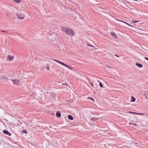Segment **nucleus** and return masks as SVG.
Returning a JSON list of instances; mask_svg holds the SVG:
<instances>
[{"mask_svg": "<svg viewBox=\"0 0 148 148\" xmlns=\"http://www.w3.org/2000/svg\"><path fill=\"white\" fill-rule=\"evenodd\" d=\"M23 132L24 133H26V134L27 133V131H25L24 130V131H23Z\"/></svg>", "mask_w": 148, "mask_h": 148, "instance_id": "22", "label": "nucleus"}, {"mask_svg": "<svg viewBox=\"0 0 148 148\" xmlns=\"http://www.w3.org/2000/svg\"><path fill=\"white\" fill-rule=\"evenodd\" d=\"M136 65L140 68H142L143 67V66L140 63L137 64Z\"/></svg>", "mask_w": 148, "mask_h": 148, "instance_id": "13", "label": "nucleus"}, {"mask_svg": "<svg viewBox=\"0 0 148 148\" xmlns=\"http://www.w3.org/2000/svg\"><path fill=\"white\" fill-rule=\"evenodd\" d=\"M52 60H53L54 61L58 62V63L66 67H67V68L69 69H71V70H72L73 69L71 68V67H70V66H69L68 65H67V64H64V63L63 62H61L60 61H59L58 60H56V59H53Z\"/></svg>", "mask_w": 148, "mask_h": 148, "instance_id": "1", "label": "nucleus"}, {"mask_svg": "<svg viewBox=\"0 0 148 148\" xmlns=\"http://www.w3.org/2000/svg\"><path fill=\"white\" fill-rule=\"evenodd\" d=\"M14 58V57L13 56L9 55L7 56L6 60L8 61H12L13 60Z\"/></svg>", "mask_w": 148, "mask_h": 148, "instance_id": "4", "label": "nucleus"}, {"mask_svg": "<svg viewBox=\"0 0 148 148\" xmlns=\"http://www.w3.org/2000/svg\"><path fill=\"white\" fill-rule=\"evenodd\" d=\"M129 124L130 125H134L135 127H136L137 126V125L135 123H134L133 122H129Z\"/></svg>", "mask_w": 148, "mask_h": 148, "instance_id": "9", "label": "nucleus"}, {"mask_svg": "<svg viewBox=\"0 0 148 148\" xmlns=\"http://www.w3.org/2000/svg\"><path fill=\"white\" fill-rule=\"evenodd\" d=\"M47 69H49V67H47Z\"/></svg>", "mask_w": 148, "mask_h": 148, "instance_id": "28", "label": "nucleus"}, {"mask_svg": "<svg viewBox=\"0 0 148 148\" xmlns=\"http://www.w3.org/2000/svg\"><path fill=\"white\" fill-rule=\"evenodd\" d=\"M16 16L18 18L20 19H23L25 17V15L24 14L22 13H18L16 14Z\"/></svg>", "mask_w": 148, "mask_h": 148, "instance_id": "3", "label": "nucleus"}, {"mask_svg": "<svg viewBox=\"0 0 148 148\" xmlns=\"http://www.w3.org/2000/svg\"><path fill=\"white\" fill-rule=\"evenodd\" d=\"M1 32H5L6 33H7V32L5 31H1Z\"/></svg>", "mask_w": 148, "mask_h": 148, "instance_id": "23", "label": "nucleus"}, {"mask_svg": "<svg viewBox=\"0 0 148 148\" xmlns=\"http://www.w3.org/2000/svg\"><path fill=\"white\" fill-rule=\"evenodd\" d=\"M89 45V46H90L91 47H94V46H92V45Z\"/></svg>", "mask_w": 148, "mask_h": 148, "instance_id": "27", "label": "nucleus"}, {"mask_svg": "<svg viewBox=\"0 0 148 148\" xmlns=\"http://www.w3.org/2000/svg\"><path fill=\"white\" fill-rule=\"evenodd\" d=\"M56 115L58 117H60L61 116L60 113L58 112H57Z\"/></svg>", "mask_w": 148, "mask_h": 148, "instance_id": "11", "label": "nucleus"}, {"mask_svg": "<svg viewBox=\"0 0 148 148\" xmlns=\"http://www.w3.org/2000/svg\"><path fill=\"white\" fill-rule=\"evenodd\" d=\"M99 85L101 87V88H102L103 87V85H102V84L101 83V82H100L99 83Z\"/></svg>", "mask_w": 148, "mask_h": 148, "instance_id": "18", "label": "nucleus"}, {"mask_svg": "<svg viewBox=\"0 0 148 148\" xmlns=\"http://www.w3.org/2000/svg\"><path fill=\"white\" fill-rule=\"evenodd\" d=\"M17 3H19L21 1V0H12Z\"/></svg>", "mask_w": 148, "mask_h": 148, "instance_id": "15", "label": "nucleus"}, {"mask_svg": "<svg viewBox=\"0 0 148 148\" xmlns=\"http://www.w3.org/2000/svg\"><path fill=\"white\" fill-rule=\"evenodd\" d=\"M3 79H6V78L5 77H3Z\"/></svg>", "mask_w": 148, "mask_h": 148, "instance_id": "25", "label": "nucleus"}, {"mask_svg": "<svg viewBox=\"0 0 148 148\" xmlns=\"http://www.w3.org/2000/svg\"><path fill=\"white\" fill-rule=\"evenodd\" d=\"M12 81L14 84L18 85L19 84L20 81L17 79H15L14 80H12Z\"/></svg>", "mask_w": 148, "mask_h": 148, "instance_id": "5", "label": "nucleus"}, {"mask_svg": "<svg viewBox=\"0 0 148 148\" xmlns=\"http://www.w3.org/2000/svg\"><path fill=\"white\" fill-rule=\"evenodd\" d=\"M110 34L114 38H117V34L113 32H112L110 33Z\"/></svg>", "mask_w": 148, "mask_h": 148, "instance_id": "6", "label": "nucleus"}, {"mask_svg": "<svg viewBox=\"0 0 148 148\" xmlns=\"http://www.w3.org/2000/svg\"><path fill=\"white\" fill-rule=\"evenodd\" d=\"M134 1H137L138 0H133Z\"/></svg>", "mask_w": 148, "mask_h": 148, "instance_id": "31", "label": "nucleus"}, {"mask_svg": "<svg viewBox=\"0 0 148 148\" xmlns=\"http://www.w3.org/2000/svg\"><path fill=\"white\" fill-rule=\"evenodd\" d=\"M61 29L62 31L65 32L66 33L68 29L62 27Z\"/></svg>", "mask_w": 148, "mask_h": 148, "instance_id": "8", "label": "nucleus"}, {"mask_svg": "<svg viewBox=\"0 0 148 148\" xmlns=\"http://www.w3.org/2000/svg\"><path fill=\"white\" fill-rule=\"evenodd\" d=\"M132 100H131V101L132 102H134V101H135V100H136V99L134 97H133V96H132Z\"/></svg>", "mask_w": 148, "mask_h": 148, "instance_id": "14", "label": "nucleus"}, {"mask_svg": "<svg viewBox=\"0 0 148 148\" xmlns=\"http://www.w3.org/2000/svg\"><path fill=\"white\" fill-rule=\"evenodd\" d=\"M3 133L5 134H7L9 136H10L11 135V134L9 132H8L7 130H3Z\"/></svg>", "mask_w": 148, "mask_h": 148, "instance_id": "7", "label": "nucleus"}, {"mask_svg": "<svg viewBox=\"0 0 148 148\" xmlns=\"http://www.w3.org/2000/svg\"><path fill=\"white\" fill-rule=\"evenodd\" d=\"M116 20H117V21H120V22H123V21L122 20H119V19H116Z\"/></svg>", "mask_w": 148, "mask_h": 148, "instance_id": "21", "label": "nucleus"}, {"mask_svg": "<svg viewBox=\"0 0 148 148\" xmlns=\"http://www.w3.org/2000/svg\"><path fill=\"white\" fill-rule=\"evenodd\" d=\"M68 118L70 119V120H73V117H72V116H71V115H69L68 116Z\"/></svg>", "mask_w": 148, "mask_h": 148, "instance_id": "12", "label": "nucleus"}, {"mask_svg": "<svg viewBox=\"0 0 148 148\" xmlns=\"http://www.w3.org/2000/svg\"><path fill=\"white\" fill-rule=\"evenodd\" d=\"M144 114H143V113H141V115H144Z\"/></svg>", "mask_w": 148, "mask_h": 148, "instance_id": "30", "label": "nucleus"}, {"mask_svg": "<svg viewBox=\"0 0 148 148\" xmlns=\"http://www.w3.org/2000/svg\"><path fill=\"white\" fill-rule=\"evenodd\" d=\"M66 34L69 36H71L75 34L74 31L71 29H68Z\"/></svg>", "mask_w": 148, "mask_h": 148, "instance_id": "2", "label": "nucleus"}, {"mask_svg": "<svg viewBox=\"0 0 148 148\" xmlns=\"http://www.w3.org/2000/svg\"><path fill=\"white\" fill-rule=\"evenodd\" d=\"M123 22V23H125V24H127V25H129V26H132V27H133L132 25H130V24L128 23H127L126 22H125L124 21H123V22Z\"/></svg>", "mask_w": 148, "mask_h": 148, "instance_id": "16", "label": "nucleus"}, {"mask_svg": "<svg viewBox=\"0 0 148 148\" xmlns=\"http://www.w3.org/2000/svg\"><path fill=\"white\" fill-rule=\"evenodd\" d=\"M126 113H133V114H137L138 115H141V113H136V112H130V111L127 112H126Z\"/></svg>", "mask_w": 148, "mask_h": 148, "instance_id": "10", "label": "nucleus"}, {"mask_svg": "<svg viewBox=\"0 0 148 148\" xmlns=\"http://www.w3.org/2000/svg\"><path fill=\"white\" fill-rule=\"evenodd\" d=\"M90 84L92 86H93V84L92 83H91Z\"/></svg>", "mask_w": 148, "mask_h": 148, "instance_id": "26", "label": "nucleus"}, {"mask_svg": "<svg viewBox=\"0 0 148 148\" xmlns=\"http://www.w3.org/2000/svg\"><path fill=\"white\" fill-rule=\"evenodd\" d=\"M92 119L93 120H96L97 119V118H92Z\"/></svg>", "mask_w": 148, "mask_h": 148, "instance_id": "20", "label": "nucleus"}, {"mask_svg": "<svg viewBox=\"0 0 148 148\" xmlns=\"http://www.w3.org/2000/svg\"><path fill=\"white\" fill-rule=\"evenodd\" d=\"M145 58L146 59V60H147L148 61V58L146 57H145Z\"/></svg>", "mask_w": 148, "mask_h": 148, "instance_id": "24", "label": "nucleus"}, {"mask_svg": "<svg viewBox=\"0 0 148 148\" xmlns=\"http://www.w3.org/2000/svg\"><path fill=\"white\" fill-rule=\"evenodd\" d=\"M87 99H90L92 100V101H95V100H94V99L92 98H90V97H87Z\"/></svg>", "mask_w": 148, "mask_h": 148, "instance_id": "17", "label": "nucleus"}, {"mask_svg": "<svg viewBox=\"0 0 148 148\" xmlns=\"http://www.w3.org/2000/svg\"><path fill=\"white\" fill-rule=\"evenodd\" d=\"M132 21V22L134 23H136L137 22H138V21Z\"/></svg>", "mask_w": 148, "mask_h": 148, "instance_id": "19", "label": "nucleus"}, {"mask_svg": "<svg viewBox=\"0 0 148 148\" xmlns=\"http://www.w3.org/2000/svg\"><path fill=\"white\" fill-rule=\"evenodd\" d=\"M115 55L117 57H118V56L117 55L115 54Z\"/></svg>", "mask_w": 148, "mask_h": 148, "instance_id": "29", "label": "nucleus"}]
</instances>
